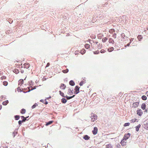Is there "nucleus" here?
Segmentation results:
<instances>
[{"label": "nucleus", "mask_w": 148, "mask_h": 148, "mask_svg": "<svg viewBox=\"0 0 148 148\" xmlns=\"http://www.w3.org/2000/svg\"><path fill=\"white\" fill-rule=\"evenodd\" d=\"M139 102H136L134 103L133 104L132 107L134 108H136L138 107L139 106Z\"/></svg>", "instance_id": "423d86ee"}, {"label": "nucleus", "mask_w": 148, "mask_h": 148, "mask_svg": "<svg viewBox=\"0 0 148 148\" xmlns=\"http://www.w3.org/2000/svg\"><path fill=\"white\" fill-rule=\"evenodd\" d=\"M60 95L62 97H65V96L64 95V93L62 92L60 90L59 91Z\"/></svg>", "instance_id": "aec40b11"}, {"label": "nucleus", "mask_w": 148, "mask_h": 148, "mask_svg": "<svg viewBox=\"0 0 148 148\" xmlns=\"http://www.w3.org/2000/svg\"><path fill=\"white\" fill-rule=\"evenodd\" d=\"M75 96V95H73L72 96H71L72 98H73V97H74Z\"/></svg>", "instance_id": "69168bd1"}, {"label": "nucleus", "mask_w": 148, "mask_h": 148, "mask_svg": "<svg viewBox=\"0 0 148 148\" xmlns=\"http://www.w3.org/2000/svg\"><path fill=\"white\" fill-rule=\"evenodd\" d=\"M145 128V129H147L148 128V123H147L146 124H144Z\"/></svg>", "instance_id": "72a5a7b5"}, {"label": "nucleus", "mask_w": 148, "mask_h": 148, "mask_svg": "<svg viewBox=\"0 0 148 148\" xmlns=\"http://www.w3.org/2000/svg\"><path fill=\"white\" fill-rule=\"evenodd\" d=\"M83 84H84L83 81H81L79 83V85H80V86H83Z\"/></svg>", "instance_id": "79ce46f5"}, {"label": "nucleus", "mask_w": 148, "mask_h": 148, "mask_svg": "<svg viewBox=\"0 0 148 148\" xmlns=\"http://www.w3.org/2000/svg\"><path fill=\"white\" fill-rule=\"evenodd\" d=\"M21 121L22 123L25 122L22 119V120H21Z\"/></svg>", "instance_id": "774afa93"}, {"label": "nucleus", "mask_w": 148, "mask_h": 148, "mask_svg": "<svg viewBox=\"0 0 148 148\" xmlns=\"http://www.w3.org/2000/svg\"><path fill=\"white\" fill-rule=\"evenodd\" d=\"M116 146L117 147L119 148L121 146L119 144H117V145H116Z\"/></svg>", "instance_id": "de8ad7c7"}, {"label": "nucleus", "mask_w": 148, "mask_h": 148, "mask_svg": "<svg viewBox=\"0 0 148 148\" xmlns=\"http://www.w3.org/2000/svg\"><path fill=\"white\" fill-rule=\"evenodd\" d=\"M137 114L139 116H141L143 114V112L141 109H138L136 111Z\"/></svg>", "instance_id": "20e7f679"}, {"label": "nucleus", "mask_w": 148, "mask_h": 148, "mask_svg": "<svg viewBox=\"0 0 148 148\" xmlns=\"http://www.w3.org/2000/svg\"><path fill=\"white\" fill-rule=\"evenodd\" d=\"M146 105V104L144 103H143L141 105V108L143 110L145 109Z\"/></svg>", "instance_id": "9b49d317"}, {"label": "nucleus", "mask_w": 148, "mask_h": 148, "mask_svg": "<svg viewBox=\"0 0 148 148\" xmlns=\"http://www.w3.org/2000/svg\"><path fill=\"white\" fill-rule=\"evenodd\" d=\"M8 103V100H7L3 102L2 103V104L4 106H6Z\"/></svg>", "instance_id": "6ab92c4d"}, {"label": "nucleus", "mask_w": 148, "mask_h": 148, "mask_svg": "<svg viewBox=\"0 0 148 148\" xmlns=\"http://www.w3.org/2000/svg\"><path fill=\"white\" fill-rule=\"evenodd\" d=\"M30 66V64L29 63H25L23 64L24 67L27 69L29 68Z\"/></svg>", "instance_id": "1a4fd4ad"}, {"label": "nucleus", "mask_w": 148, "mask_h": 148, "mask_svg": "<svg viewBox=\"0 0 148 148\" xmlns=\"http://www.w3.org/2000/svg\"><path fill=\"white\" fill-rule=\"evenodd\" d=\"M130 123H125L123 125V126L124 127H126L127 126H128L130 125Z\"/></svg>", "instance_id": "4c0bfd02"}, {"label": "nucleus", "mask_w": 148, "mask_h": 148, "mask_svg": "<svg viewBox=\"0 0 148 148\" xmlns=\"http://www.w3.org/2000/svg\"><path fill=\"white\" fill-rule=\"evenodd\" d=\"M25 112L26 110L24 108L22 109L21 111V113L22 114H24L25 113Z\"/></svg>", "instance_id": "cd10ccee"}, {"label": "nucleus", "mask_w": 148, "mask_h": 148, "mask_svg": "<svg viewBox=\"0 0 148 148\" xmlns=\"http://www.w3.org/2000/svg\"><path fill=\"white\" fill-rule=\"evenodd\" d=\"M86 52V50L84 49H82L80 51V53L82 55L84 54Z\"/></svg>", "instance_id": "a211bd4d"}, {"label": "nucleus", "mask_w": 148, "mask_h": 148, "mask_svg": "<svg viewBox=\"0 0 148 148\" xmlns=\"http://www.w3.org/2000/svg\"><path fill=\"white\" fill-rule=\"evenodd\" d=\"M60 88L61 89L64 90L66 88V86L64 84L62 83L60 86Z\"/></svg>", "instance_id": "6e6552de"}, {"label": "nucleus", "mask_w": 148, "mask_h": 148, "mask_svg": "<svg viewBox=\"0 0 148 148\" xmlns=\"http://www.w3.org/2000/svg\"><path fill=\"white\" fill-rule=\"evenodd\" d=\"M21 72L22 73H23L24 72V70H21Z\"/></svg>", "instance_id": "bf43d9fd"}, {"label": "nucleus", "mask_w": 148, "mask_h": 148, "mask_svg": "<svg viewBox=\"0 0 148 148\" xmlns=\"http://www.w3.org/2000/svg\"><path fill=\"white\" fill-rule=\"evenodd\" d=\"M30 88H32V86H30L29 85V86L27 87V88L28 89H30Z\"/></svg>", "instance_id": "4d7b16f0"}, {"label": "nucleus", "mask_w": 148, "mask_h": 148, "mask_svg": "<svg viewBox=\"0 0 148 148\" xmlns=\"http://www.w3.org/2000/svg\"><path fill=\"white\" fill-rule=\"evenodd\" d=\"M21 119H22L24 122H25L26 121H28L29 120V119H26L25 117L23 116H21Z\"/></svg>", "instance_id": "412c9836"}, {"label": "nucleus", "mask_w": 148, "mask_h": 148, "mask_svg": "<svg viewBox=\"0 0 148 148\" xmlns=\"http://www.w3.org/2000/svg\"><path fill=\"white\" fill-rule=\"evenodd\" d=\"M106 52V51L104 49H102L101 50L100 52L101 53H103Z\"/></svg>", "instance_id": "a19ab883"}, {"label": "nucleus", "mask_w": 148, "mask_h": 148, "mask_svg": "<svg viewBox=\"0 0 148 148\" xmlns=\"http://www.w3.org/2000/svg\"><path fill=\"white\" fill-rule=\"evenodd\" d=\"M53 122V121H49L48 122H46L45 125L48 126L49 125L51 124Z\"/></svg>", "instance_id": "2eb2a0df"}, {"label": "nucleus", "mask_w": 148, "mask_h": 148, "mask_svg": "<svg viewBox=\"0 0 148 148\" xmlns=\"http://www.w3.org/2000/svg\"><path fill=\"white\" fill-rule=\"evenodd\" d=\"M49 64H50L49 63H48L47 65V66H49Z\"/></svg>", "instance_id": "0e129e2a"}, {"label": "nucleus", "mask_w": 148, "mask_h": 148, "mask_svg": "<svg viewBox=\"0 0 148 148\" xmlns=\"http://www.w3.org/2000/svg\"><path fill=\"white\" fill-rule=\"evenodd\" d=\"M15 119L16 120H18L20 118V116L19 115H16L14 116Z\"/></svg>", "instance_id": "4be33fe9"}, {"label": "nucleus", "mask_w": 148, "mask_h": 148, "mask_svg": "<svg viewBox=\"0 0 148 148\" xmlns=\"http://www.w3.org/2000/svg\"><path fill=\"white\" fill-rule=\"evenodd\" d=\"M144 112H148V108L145 109L144 111Z\"/></svg>", "instance_id": "5fc2aeb1"}, {"label": "nucleus", "mask_w": 148, "mask_h": 148, "mask_svg": "<svg viewBox=\"0 0 148 148\" xmlns=\"http://www.w3.org/2000/svg\"><path fill=\"white\" fill-rule=\"evenodd\" d=\"M130 44H131V43H130V42L128 43V44H127L125 46V47H126L127 46V47L129 46L130 45Z\"/></svg>", "instance_id": "3c124183"}, {"label": "nucleus", "mask_w": 148, "mask_h": 148, "mask_svg": "<svg viewBox=\"0 0 148 148\" xmlns=\"http://www.w3.org/2000/svg\"><path fill=\"white\" fill-rule=\"evenodd\" d=\"M65 98L63 97L61 99V102L63 103H65L67 101V99H66Z\"/></svg>", "instance_id": "0eeeda50"}, {"label": "nucleus", "mask_w": 148, "mask_h": 148, "mask_svg": "<svg viewBox=\"0 0 148 148\" xmlns=\"http://www.w3.org/2000/svg\"><path fill=\"white\" fill-rule=\"evenodd\" d=\"M134 39V38H132L131 39H130V42L131 43H132V42L133 40Z\"/></svg>", "instance_id": "864d4df0"}, {"label": "nucleus", "mask_w": 148, "mask_h": 148, "mask_svg": "<svg viewBox=\"0 0 148 148\" xmlns=\"http://www.w3.org/2000/svg\"><path fill=\"white\" fill-rule=\"evenodd\" d=\"M85 47L86 49H88L90 47V45L86 44L85 45Z\"/></svg>", "instance_id": "c85d7f7f"}, {"label": "nucleus", "mask_w": 148, "mask_h": 148, "mask_svg": "<svg viewBox=\"0 0 148 148\" xmlns=\"http://www.w3.org/2000/svg\"><path fill=\"white\" fill-rule=\"evenodd\" d=\"M90 117L92 121L94 122L97 119V116L96 114L92 113L91 114Z\"/></svg>", "instance_id": "f257e3e1"}, {"label": "nucleus", "mask_w": 148, "mask_h": 148, "mask_svg": "<svg viewBox=\"0 0 148 148\" xmlns=\"http://www.w3.org/2000/svg\"><path fill=\"white\" fill-rule=\"evenodd\" d=\"M137 38L138 39L139 41H140L143 38L142 36L139 35L137 36Z\"/></svg>", "instance_id": "bb28decb"}, {"label": "nucleus", "mask_w": 148, "mask_h": 148, "mask_svg": "<svg viewBox=\"0 0 148 148\" xmlns=\"http://www.w3.org/2000/svg\"><path fill=\"white\" fill-rule=\"evenodd\" d=\"M17 91L18 92H22V91L21 90V89L19 87H18L17 88Z\"/></svg>", "instance_id": "a18cd8bd"}, {"label": "nucleus", "mask_w": 148, "mask_h": 148, "mask_svg": "<svg viewBox=\"0 0 148 148\" xmlns=\"http://www.w3.org/2000/svg\"><path fill=\"white\" fill-rule=\"evenodd\" d=\"M141 126V125L140 124H138L137 126L135 127L136 128V131L137 132H138L139 130V129L140 127Z\"/></svg>", "instance_id": "f3484780"}, {"label": "nucleus", "mask_w": 148, "mask_h": 148, "mask_svg": "<svg viewBox=\"0 0 148 148\" xmlns=\"http://www.w3.org/2000/svg\"><path fill=\"white\" fill-rule=\"evenodd\" d=\"M69 70L68 69H66L65 70H63L62 72L64 73H66L68 72Z\"/></svg>", "instance_id": "2f4dec72"}, {"label": "nucleus", "mask_w": 148, "mask_h": 148, "mask_svg": "<svg viewBox=\"0 0 148 148\" xmlns=\"http://www.w3.org/2000/svg\"><path fill=\"white\" fill-rule=\"evenodd\" d=\"M121 36L122 37H123V36L124 37L125 36V35L124 34V33H122L121 34Z\"/></svg>", "instance_id": "6e6d98bb"}, {"label": "nucleus", "mask_w": 148, "mask_h": 148, "mask_svg": "<svg viewBox=\"0 0 148 148\" xmlns=\"http://www.w3.org/2000/svg\"><path fill=\"white\" fill-rule=\"evenodd\" d=\"M124 140L122 139L121 142V143L122 146H125V145H126L125 143H126V142L125 143V142L124 141Z\"/></svg>", "instance_id": "a878e982"}, {"label": "nucleus", "mask_w": 148, "mask_h": 148, "mask_svg": "<svg viewBox=\"0 0 148 148\" xmlns=\"http://www.w3.org/2000/svg\"><path fill=\"white\" fill-rule=\"evenodd\" d=\"M106 148H112V146L110 144H109L106 145Z\"/></svg>", "instance_id": "7c9ffc66"}, {"label": "nucleus", "mask_w": 148, "mask_h": 148, "mask_svg": "<svg viewBox=\"0 0 148 148\" xmlns=\"http://www.w3.org/2000/svg\"><path fill=\"white\" fill-rule=\"evenodd\" d=\"M109 42L110 43L113 44L114 42V41L112 38H110L109 39Z\"/></svg>", "instance_id": "5701e85b"}, {"label": "nucleus", "mask_w": 148, "mask_h": 148, "mask_svg": "<svg viewBox=\"0 0 148 148\" xmlns=\"http://www.w3.org/2000/svg\"><path fill=\"white\" fill-rule=\"evenodd\" d=\"M18 124L19 125V126H20L21 125L22 123L21 121V120H19L18 121Z\"/></svg>", "instance_id": "37998d69"}, {"label": "nucleus", "mask_w": 148, "mask_h": 148, "mask_svg": "<svg viewBox=\"0 0 148 148\" xmlns=\"http://www.w3.org/2000/svg\"><path fill=\"white\" fill-rule=\"evenodd\" d=\"M3 84L5 86H7L8 84V82H7V81H4L3 82Z\"/></svg>", "instance_id": "58836bf2"}, {"label": "nucleus", "mask_w": 148, "mask_h": 148, "mask_svg": "<svg viewBox=\"0 0 148 148\" xmlns=\"http://www.w3.org/2000/svg\"><path fill=\"white\" fill-rule=\"evenodd\" d=\"M69 84L71 86H73L75 85V83L73 80H71L69 82Z\"/></svg>", "instance_id": "4468645a"}, {"label": "nucleus", "mask_w": 148, "mask_h": 148, "mask_svg": "<svg viewBox=\"0 0 148 148\" xmlns=\"http://www.w3.org/2000/svg\"><path fill=\"white\" fill-rule=\"evenodd\" d=\"M73 92H74V91H73V90H71L70 91V92H71V94H69V95H71L72 94H73Z\"/></svg>", "instance_id": "8fccbe9b"}, {"label": "nucleus", "mask_w": 148, "mask_h": 148, "mask_svg": "<svg viewBox=\"0 0 148 148\" xmlns=\"http://www.w3.org/2000/svg\"><path fill=\"white\" fill-rule=\"evenodd\" d=\"M114 50V48L113 47H112L110 48H108V51L109 52H111L112 51H113Z\"/></svg>", "instance_id": "393cba45"}, {"label": "nucleus", "mask_w": 148, "mask_h": 148, "mask_svg": "<svg viewBox=\"0 0 148 148\" xmlns=\"http://www.w3.org/2000/svg\"><path fill=\"white\" fill-rule=\"evenodd\" d=\"M141 98L143 100H146L147 99V97L144 95H143L142 96Z\"/></svg>", "instance_id": "c756f323"}, {"label": "nucleus", "mask_w": 148, "mask_h": 148, "mask_svg": "<svg viewBox=\"0 0 148 148\" xmlns=\"http://www.w3.org/2000/svg\"><path fill=\"white\" fill-rule=\"evenodd\" d=\"M19 85H20V86H21L24 82V80L23 79H20L18 81Z\"/></svg>", "instance_id": "ddd939ff"}, {"label": "nucleus", "mask_w": 148, "mask_h": 148, "mask_svg": "<svg viewBox=\"0 0 148 148\" xmlns=\"http://www.w3.org/2000/svg\"><path fill=\"white\" fill-rule=\"evenodd\" d=\"M40 101L43 103L44 104L47 105L48 103V102L46 101V99H45V100L42 99L40 100Z\"/></svg>", "instance_id": "f8f14e48"}, {"label": "nucleus", "mask_w": 148, "mask_h": 148, "mask_svg": "<svg viewBox=\"0 0 148 148\" xmlns=\"http://www.w3.org/2000/svg\"><path fill=\"white\" fill-rule=\"evenodd\" d=\"M37 86H34V87H32V88H34V89H36V87Z\"/></svg>", "instance_id": "e2e57ef3"}, {"label": "nucleus", "mask_w": 148, "mask_h": 148, "mask_svg": "<svg viewBox=\"0 0 148 148\" xmlns=\"http://www.w3.org/2000/svg\"><path fill=\"white\" fill-rule=\"evenodd\" d=\"M3 74V73L1 71H0V75H2Z\"/></svg>", "instance_id": "13d9d810"}, {"label": "nucleus", "mask_w": 148, "mask_h": 148, "mask_svg": "<svg viewBox=\"0 0 148 148\" xmlns=\"http://www.w3.org/2000/svg\"><path fill=\"white\" fill-rule=\"evenodd\" d=\"M79 87L78 86H76L75 87L74 94H77L79 92Z\"/></svg>", "instance_id": "7ed1b4c3"}, {"label": "nucleus", "mask_w": 148, "mask_h": 148, "mask_svg": "<svg viewBox=\"0 0 148 148\" xmlns=\"http://www.w3.org/2000/svg\"><path fill=\"white\" fill-rule=\"evenodd\" d=\"M37 106L38 104L36 103H35L32 106V109H34Z\"/></svg>", "instance_id": "c9c22d12"}, {"label": "nucleus", "mask_w": 148, "mask_h": 148, "mask_svg": "<svg viewBox=\"0 0 148 148\" xmlns=\"http://www.w3.org/2000/svg\"><path fill=\"white\" fill-rule=\"evenodd\" d=\"M51 96H49L47 98V99H50L51 98Z\"/></svg>", "instance_id": "338daca9"}, {"label": "nucleus", "mask_w": 148, "mask_h": 148, "mask_svg": "<svg viewBox=\"0 0 148 148\" xmlns=\"http://www.w3.org/2000/svg\"><path fill=\"white\" fill-rule=\"evenodd\" d=\"M136 120H137V119H132L131 121V122L134 123V122H135Z\"/></svg>", "instance_id": "49530a36"}, {"label": "nucleus", "mask_w": 148, "mask_h": 148, "mask_svg": "<svg viewBox=\"0 0 148 148\" xmlns=\"http://www.w3.org/2000/svg\"><path fill=\"white\" fill-rule=\"evenodd\" d=\"M94 54H98L99 53L98 51H96L93 52Z\"/></svg>", "instance_id": "ea45409f"}, {"label": "nucleus", "mask_w": 148, "mask_h": 148, "mask_svg": "<svg viewBox=\"0 0 148 148\" xmlns=\"http://www.w3.org/2000/svg\"><path fill=\"white\" fill-rule=\"evenodd\" d=\"M113 37L115 38L116 37V34L115 33H114L113 35Z\"/></svg>", "instance_id": "603ef678"}, {"label": "nucleus", "mask_w": 148, "mask_h": 148, "mask_svg": "<svg viewBox=\"0 0 148 148\" xmlns=\"http://www.w3.org/2000/svg\"><path fill=\"white\" fill-rule=\"evenodd\" d=\"M98 132V129L97 127H95L93 128V130L92 131V133L94 135L96 134Z\"/></svg>", "instance_id": "39448f33"}, {"label": "nucleus", "mask_w": 148, "mask_h": 148, "mask_svg": "<svg viewBox=\"0 0 148 148\" xmlns=\"http://www.w3.org/2000/svg\"><path fill=\"white\" fill-rule=\"evenodd\" d=\"M29 84L28 85H29L30 86H33L34 85V83L32 81V80H30L28 82Z\"/></svg>", "instance_id": "b1692460"}, {"label": "nucleus", "mask_w": 148, "mask_h": 148, "mask_svg": "<svg viewBox=\"0 0 148 148\" xmlns=\"http://www.w3.org/2000/svg\"><path fill=\"white\" fill-rule=\"evenodd\" d=\"M31 91H32V90H31V89H29V90L28 91H27V92H29Z\"/></svg>", "instance_id": "680f3d73"}, {"label": "nucleus", "mask_w": 148, "mask_h": 148, "mask_svg": "<svg viewBox=\"0 0 148 148\" xmlns=\"http://www.w3.org/2000/svg\"><path fill=\"white\" fill-rule=\"evenodd\" d=\"M90 138V137L87 135H85L83 136V138L86 140H89Z\"/></svg>", "instance_id": "9d476101"}, {"label": "nucleus", "mask_w": 148, "mask_h": 148, "mask_svg": "<svg viewBox=\"0 0 148 148\" xmlns=\"http://www.w3.org/2000/svg\"><path fill=\"white\" fill-rule=\"evenodd\" d=\"M13 72L16 74H18L19 73V70L17 69H15L13 71Z\"/></svg>", "instance_id": "473e14b6"}, {"label": "nucleus", "mask_w": 148, "mask_h": 148, "mask_svg": "<svg viewBox=\"0 0 148 148\" xmlns=\"http://www.w3.org/2000/svg\"><path fill=\"white\" fill-rule=\"evenodd\" d=\"M2 108V106L1 105H0V110H1Z\"/></svg>", "instance_id": "052dcab7"}, {"label": "nucleus", "mask_w": 148, "mask_h": 148, "mask_svg": "<svg viewBox=\"0 0 148 148\" xmlns=\"http://www.w3.org/2000/svg\"><path fill=\"white\" fill-rule=\"evenodd\" d=\"M97 45L98 46V47L100 48H101L102 47V45L100 44H99L98 45Z\"/></svg>", "instance_id": "09e8293b"}, {"label": "nucleus", "mask_w": 148, "mask_h": 148, "mask_svg": "<svg viewBox=\"0 0 148 148\" xmlns=\"http://www.w3.org/2000/svg\"><path fill=\"white\" fill-rule=\"evenodd\" d=\"M6 78V77L5 76H3L1 77V80H3V79H5Z\"/></svg>", "instance_id": "c03bdc74"}, {"label": "nucleus", "mask_w": 148, "mask_h": 148, "mask_svg": "<svg viewBox=\"0 0 148 148\" xmlns=\"http://www.w3.org/2000/svg\"><path fill=\"white\" fill-rule=\"evenodd\" d=\"M131 135V134L130 133L125 134H124V136L123 137L122 139L124 140H126L129 138Z\"/></svg>", "instance_id": "f03ea898"}, {"label": "nucleus", "mask_w": 148, "mask_h": 148, "mask_svg": "<svg viewBox=\"0 0 148 148\" xmlns=\"http://www.w3.org/2000/svg\"><path fill=\"white\" fill-rule=\"evenodd\" d=\"M107 40L108 38L107 37H104L103 38L102 41L103 42H105Z\"/></svg>", "instance_id": "f704fd0d"}, {"label": "nucleus", "mask_w": 148, "mask_h": 148, "mask_svg": "<svg viewBox=\"0 0 148 148\" xmlns=\"http://www.w3.org/2000/svg\"><path fill=\"white\" fill-rule=\"evenodd\" d=\"M65 97L67 99V100L70 99L72 98L71 96H68L67 95L65 96Z\"/></svg>", "instance_id": "e433bc0d"}, {"label": "nucleus", "mask_w": 148, "mask_h": 148, "mask_svg": "<svg viewBox=\"0 0 148 148\" xmlns=\"http://www.w3.org/2000/svg\"><path fill=\"white\" fill-rule=\"evenodd\" d=\"M17 129H16L13 132L12 135L13 136V138H14L15 137L16 134H17Z\"/></svg>", "instance_id": "dca6fc26"}]
</instances>
